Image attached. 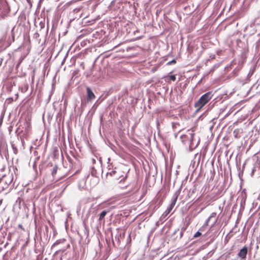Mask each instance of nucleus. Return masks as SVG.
<instances>
[{
    "label": "nucleus",
    "instance_id": "nucleus-1",
    "mask_svg": "<svg viewBox=\"0 0 260 260\" xmlns=\"http://www.w3.org/2000/svg\"><path fill=\"white\" fill-rule=\"evenodd\" d=\"M213 94L212 91H209L201 96L199 100L195 103L194 107L197 112L199 111L212 99Z\"/></svg>",
    "mask_w": 260,
    "mask_h": 260
},
{
    "label": "nucleus",
    "instance_id": "nucleus-2",
    "mask_svg": "<svg viewBox=\"0 0 260 260\" xmlns=\"http://www.w3.org/2000/svg\"><path fill=\"white\" fill-rule=\"evenodd\" d=\"M111 176H113L114 179L117 180H119L118 184L124 183L126 179V174L120 170L119 169H115L111 172L108 173Z\"/></svg>",
    "mask_w": 260,
    "mask_h": 260
},
{
    "label": "nucleus",
    "instance_id": "nucleus-3",
    "mask_svg": "<svg viewBox=\"0 0 260 260\" xmlns=\"http://www.w3.org/2000/svg\"><path fill=\"white\" fill-rule=\"evenodd\" d=\"M10 9L7 3H4L0 8V14L3 18H5L9 13Z\"/></svg>",
    "mask_w": 260,
    "mask_h": 260
},
{
    "label": "nucleus",
    "instance_id": "nucleus-4",
    "mask_svg": "<svg viewBox=\"0 0 260 260\" xmlns=\"http://www.w3.org/2000/svg\"><path fill=\"white\" fill-rule=\"evenodd\" d=\"M248 252V248L244 246L238 253V256L241 259H245Z\"/></svg>",
    "mask_w": 260,
    "mask_h": 260
},
{
    "label": "nucleus",
    "instance_id": "nucleus-5",
    "mask_svg": "<svg viewBox=\"0 0 260 260\" xmlns=\"http://www.w3.org/2000/svg\"><path fill=\"white\" fill-rule=\"evenodd\" d=\"M87 93V100L91 101L95 99V96L91 89L89 87H86Z\"/></svg>",
    "mask_w": 260,
    "mask_h": 260
},
{
    "label": "nucleus",
    "instance_id": "nucleus-6",
    "mask_svg": "<svg viewBox=\"0 0 260 260\" xmlns=\"http://www.w3.org/2000/svg\"><path fill=\"white\" fill-rule=\"evenodd\" d=\"M187 134L188 135H185L184 136H182V138H183V137H185L186 136H188L189 137L188 139H189V140L191 142H192L193 140L194 134H195L194 131L193 129L188 130L187 131Z\"/></svg>",
    "mask_w": 260,
    "mask_h": 260
},
{
    "label": "nucleus",
    "instance_id": "nucleus-7",
    "mask_svg": "<svg viewBox=\"0 0 260 260\" xmlns=\"http://www.w3.org/2000/svg\"><path fill=\"white\" fill-rule=\"evenodd\" d=\"M177 197H176L171 203V204L170 205L169 207L167 209L168 213H169L171 210L174 208V206L175 205L176 201H177Z\"/></svg>",
    "mask_w": 260,
    "mask_h": 260
},
{
    "label": "nucleus",
    "instance_id": "nucleus-8",
    "mask_svg": "<svg viewBox=\"0 0 260 260\" xmlns=\"http://www.w3.org/2000/svg\"><path fill=\"white\" fill-rule=\"evenodd\" d=\"M240 129L239 128L235 129L233 132L234 137L236 139L240 138Z\"/></svg>",
    "mask_w": 260,
    "mask_h": 260
},
{
    "label": "nucleus",
    "instance_id": "nucleus-9",
    "mask_svg": "<svg viewBox=\"0 0 260 260\" xmlns=\"http://www.w3.org/2000/svg\"><path fill=\"white\" fill-rule=\"evenodd\" d=\"M107 213V211H103L100 215L99 220H101L103 219L106 216Z\"/></svg>",
    "mask_w": 260,
    "mask_h": 260
},
{
    "label": "nucleus",
    "instance_id": "nucleus-10",
    "mask_svg": "<svg viewBox=\"0 0 260 260\" xmlns=\"http://www.w3.org/2000/svg\"><path fill=\"white\" fill-rule=\"evenodd\" d=\"M57 169H58V167L57 166H55L53 167V170L52 171V175L53 176H54L56 174Z\"/></svg>",
    "mask_w": 260,
    "mask_h": 260
},
{
    "label": "nucleus",
    "instance_id": "nucleus-11",
    "mask_svg": "<svg viewBox=\"0 0 260 260\" xmlns=\"http://www.w3.org/2000/svg\"><path fill=\"white\" fill-rule=\"evenodd\" d=\"M201 235H202L201 233L199 231H198L195 233V234L193 236V238H198V237L201 236Z\"/></svg>",
    "mask_w": 260,
    "mask_h": 260
},
{
    "label": "nucleus",
    "instance_id": "nucleus-12",
    "mask_svg": "<svg viewBox=\"0 0 260 260\" xmlns=\"http://www.w3.org/2000/svg\"><path fill=\"white\" fill-rule=\"evenodd\" d=\"M169 78L171 80L175 81L176 80V76L174 75H172L169 76Z\"/></svg>",
    "mask_w": 260,
    "mask_h": 260
},
{
    "label": "nucleus",
    "instance_id": "nucleus-13",
    "mask_svg": "<svg viewBox=\"0 0 260 260\" xmlns=\"http://www.w3.org/2000/svg\"><path fill=\"white\" fill-rule=\"evenodd\" d=\"M176 62V61L175 59H173L172 61H170L167 63V64L170 65L172 63H175Z\"/></svg>",
    "mask_w": 260,
    "mask_h": 260
},
{
    "label": "nucleus",
    "instance_id": "nucleus-14",
    "mask_svg": "<svg viewBox=\"0 0 260 260\" xmlns=\"http://www.w3.org/2000/svg\"><path fill=\"white\" fill-rule=\"evenodd\" d=\"M128 186V184H126L125 185H124L123 186H121L120 185H118V188H126L127 186Z\"/></svg>",
    "mask_w": 260,
    "mask_h": 260
},
{
    "label": "nucleus",
    "instance_id": "nucleus-15",
    "mask_svg": "<svg viewBox=\"0 0 260 260\" xmlns=\"http://www.w3.org/2000/svg\"><path fill=\"white\" fill-rule=\"evenodd\" d=\"M19 227L20 228L22 229H23V228H22V226L21 225H20V224L19 225Z\"/></svg>",
    "mask_w": 260,
    "mask_h": 260
},
{
    "label": "nucleus",
    "instance_id": "nucleus-16",
    "mask_svg": "<svg viewBox=\"0 0 260 260\" xmlns=\"http://www.w3.org/2000/svg\"><path fill=\"white\" fill-rule=\"evenodd\" d=\"M203 228H204V227H202V228L200 229V231H203Z\"/></svg>",
    "mask_w": 260,
    "mask_h": 260
}]
</instances>
